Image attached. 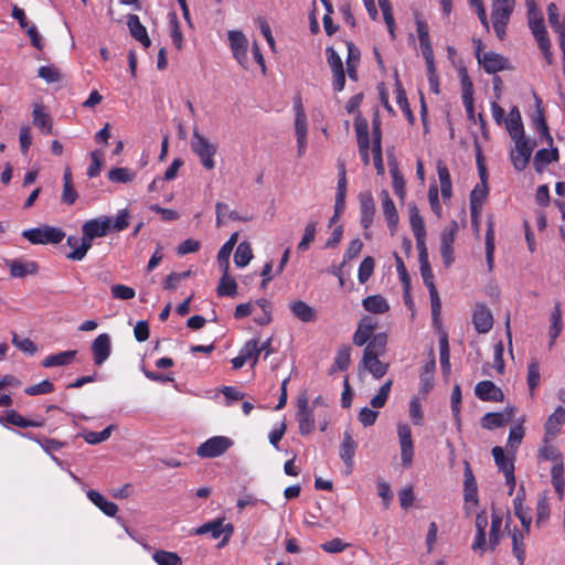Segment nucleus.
Segmentation results:
<instances>
[{
	"mask_svg": "<svg viewBox=\"0 0 565 565\" xmlns=\"http://www.w3.org/2000/svg\"><path fill=\"white\" fill-rule=\"evenodd\" d=\"M562 327H563L562 310H561L559 305H557L551 313V328H550V338H551L550 345L551 347L554 344L555 340L559 335V333L562 331Z\"/></svg>",
	"mask_w": 565,
	"mask_h": 565,
	"instance_id": "53",
	"label": "nucleus"
},
{
	"mask_svg": "<svg viewBox=\"0 0 565 565\" xmlns=\"http://www.w3.org/2000/svg\"><path fill=\"white\" fill-rule=\"evenodd\" d=\"M356 448H358V444L353 439L351 433L348 430L344 431L343 439L340 445L339 455H340L341 460L344 462V465L348 469V473H350L353 468V459H354Z\"/></svg>",
	"mask_w": 565,
	"mask_h": 565,
	"instance_id": "23",
	"label": "nucleus"
},
{
	"mask_svg": "<svg viewBox=\"0 0 565 565\" xmlns=\"http://www.w3.org/2000/svg\"><path fill=\"white\" fill-rule=\"evenodd\" d=\"M6 265L10 269V276L13 278H24L38 273V264L33 260L12 259L7 260Z\"/></svg>",
	"mask_w": 565,
	"mask_h": 565,
	"instance_id": "25",
	"label": "nucleus"
},
{
	"mask_svg": "<svg viewBox=\"0 0 565 565\" xmlns=\"http://www.w3.org/2000/svg\"><path fill=\"white\" fill-rule=\"evenodd\" d=\"M529 28L537 42L539 49L541 50L546 63L552 65L554 63V56L551 51V40L547 35L546 28L544 25L543 18H537L527 21Z\"/></svg>",
	"mask_w": 565,
	"mask_h": 565,
	"instance_id": "8",
	"label": "nucleus"
},
{
	"mask_svg": "<svg viewBox=\"0 0 565 565\" xmlns=\"http://www.w3.org/2000/svg\"><path fill=\"white\" fill-rule=\"evenodd\" d=\"M76 353L75 350H70L49 355L42 361V365L44 367L68 365L75 359Z\"/></svg>",
	"mask_w": 565,
	"mask_h": 565,
	"instance_id": "42",
	"label": "nucleus"
},
{
	"mask_svg": "<svg viewBox=\"0 0 565 565\" xmlns=\"http://www.w3.org/2000/svg\"><path fill=\"white\" fill-rule=\"evenodd\" d=\"M492 456L499 470L507 475L508 469L511 467V471L514 472L513 459L505 457L504 451L501 447L495 446L492 448Z\"/></svg>",
	"mask_w": 565,
	"mask_h": 565,
	"instance_id": "52",
	"label": "nucleus"
},
{
	"mask_svg": "<svg viewBox=\"0 0 565 565\" xmlns=\"http://www.w3.org/2000/svg\"><path fill=\"white\" fill-rule=\"evenodd\" d=\"M393 385L392 380H387L379 390V392L371 398L370 404L374 408H382L386 404L391 388Z\"/></svg>",
	"mask_w": 565,
	"mask_h": 565,
	"instance_id": "57",
	"label": "nucleus"
},
{
	"mask_svg": "<svg viewBox=\"0 0 565 565\" xmlns=\"http://www.w3.org/2000/svg\"><path fill=\"white\" fill-rule=\"evenodd\" d=\"M291 313L301 322H313L317 320V311L302 300H295L289 303Z\"/></svg>",
	"mask_w": 565,
	"mask_h": 565,
	"instance_id": "31",
	"label": "nucleus"
},
{
	"mask_svg": "<svg viewBox=\"0 0 565 565\" xmlns=\"http://www.w3.org/2000/svg\"><path fill=\"white\" fill-rule=\"evenodd\" d=\"M238 353L246 360V362L252 360V366H254L257 363L259 356L258 340L252 339L247 341Z\"/></svg>",
	"mask_w": 565,
	"mask_h": 565,
	"instance_id": "54",
	"label": "nucleus"
},
{
	"mask_svg": "<svg viewBox=\"0 0 565 565\" xmlns=\"http://www.w3.org/2000/svg\"><path fill=\"white\" fill-rule=\"evenodd\" d=\"M472 323L478 333H488L493 326L490 310L483 305H478L472 315Z\"/></svg>",
	"mask_w": 565,
	"mask_h": 565,
	"instance_id": "24",
	"label": "nucleus"
},
{
	"mask_svg": "<svg viewBox=\"0 0 565 565\" xmlns=\"http://www.w3.org/2000/svg\"><path fill=\"white\" fill-rule=\"evenodd\" d=\"M110 290L113 297L120 300H129L136 296L134 288L121 284L113 285Z\"/></svg>",
	"mask_w": 565,
	"mask_h": 565,
	"instance_id": "64",
	"label": "nucleus"
},
{
	"mask_svg": "<svg viewBox=\"0 0 565 565\" xmlns=\"http://www.w3.org/2000/svg\"><path fill=\"white\" fill-rule=\"evenodd\" d=\"M419 269L423 281L429 291L433 320L438 321L441 310V301L434 282L433 270L430 268V265L420 266Z\"/></svg>",
	"mask_w": 565,
	"mask_h": 565,
	"instance_id": "13",
	"label": "nucleus"
},
{
	"mask_svg": "<svg viewBox=\"0 0 565 565\" xmlns=\"http://www.w3.org/2000/svg\"><path fill=\"white\" fill-rule=\"evenodd\" d=\"M327 61L333 73V88L341 92L345 85V74L343 70L342 58L338 52L329 46L326 49Z\"/></svg>",
	"mask_w": 565,
	"mask_h": 565,
	"instance_id": "15",
	"label": "nucleus"
},
{
	"mask_svg": "<svg viewBox=\"0 0 565 565\" xmlns=\"http://www.w3.org/2000/svg\"><path fill=\"white\" fill-rule=\"evenodd\" d=\"M111 231V217L103 215L85 222L82 226L83 237L81 246L66 257L71 260H82L92 247L93 239L104 237Z\"/></svg>",
	"mask_w": 565,
	"mask_h": 565,
	"instance_id": "1",
	"label": "nucleus"
},
{
	"mask_svg": "<svg viewBox=\"0 0 565 565\" xmlns=\"http://www.w3.org/2000/svg\"><path fill=\"white\" fill-rule=\"evenodd\" d=\"M237 294V284L234 278L228 275L227 271H223L217 286V295L220 297H234Z\"/></svg>",
	"mask_w": 565,
	"mask_h": 565,
	"instance_id": "45",
	"label": "nucleus"
},
{
	"mask_svg": "<svg viewBox=\"0 0 565 565\" xmlns=\"http://www.w3.org/2000/svg\"><path fill=\"white\" fill-rule=\"evenodd\" d=\"M230 47L237 63L246 68L248 63L247 50L248 40L242 31L232 30L227 32Z\"/></svg>",
	"mask_w": 565,
	"mask_h": 565,
	"instance_id": "10",
	"label": "nucleus"
},
{
	"mask_svg": "<svg viewBox=\"0 0 565 565\" xmlns=\"http://www.w3.org/2000/svg\"><path fill=\"white\" fill-rule=\"evenodd\" d=\"M354 129L356 132V140L361 159L365 166L370 162L369 149H370V135L369 124L365 118L356 117L354 121Z\"/></svg>",
	"mask_w": 565,
	"mask_h": 565,
	"instance_id": "16",
	"label": "nucleus"
},
{
	"mask_svg": "<svg viewBox=\"0 0 565 565\" xmlns=\"http://www.w3.org/2000/svg\"><path fill=\"white\" fill-rule=\"evenodd\" d=\"M376 322L371 317H364L358 324V328L353 334V343L358 347H362L372 340L375 335L373 334L376 329Z\"/></svg>",
	"mask_w": 565,
	"mask_h": 565,
	"instance_id": "19",
	"label": "nucleus"
},
{
	"mask_svg": "<svg viewBox=\"0 0 565 565\" xmlns=\"http://www.w3.org/2000/svg\"><path fill=\"white\" fill-rule=\"evenodd\" d=\"M512 140L514 141V148L510 151L511 163L515 170L523 171L529 164L536 142L525 136Z\"/></svg>",
	"mask_w": 565,
	"mask_h": 565,
	"instance_id": "6",
	"label": "nucleus"
},
{
	"mask_svg": "<svg viewBox=\"0 0 565 565\" xmlns=\"http://www.w3.org/2000/svg\"><path fill=\"white\" fill-rule=\"evenodd\" d=\"M514 411V407H507L505 411L501 413H487L481 419V425L489 430L502 427L512 420Z\"/></svg>",
	"mask_w": 565,
	"mask_h": 565,
	"instance_id": "22",
	"label": "nucleus"
},
{
	"mask_svg": "<svg viewBox=\"0 0 565 565\" xmlns=\"http://www.w3.org/2000/svg\"><path fill=\"white\" fill-rule=\"evenodd\" d=\"M374 266H375V263L371 256L365 257L361 262V264L359 266V271H358V279L361 284H364L370 279V277L373 274Z\"/></svg>",
	"mask_w": 565,
	"mask_h": 565,
	"instance_id": "61",
	"label": "nucleus"
},
{
	"mask_svg": "<svg viewBox=\"0 0 565 565\" xmlns=\"http://www.w3.org/2000/svg\"><path fill=\"white\" fill-rule=\"evenodd\" d=\"M387 335L384 332L376 333L363 351L361 364L374 379L383 377L388 371V364L379 360L385 353Z\"/></svg>",
	"mask_w": 565,
	"mask_h": 565,
	"instance_id": "2",
	"label": "nucleus"
},
{
	"mask_svg": "<svg viewBox=\"0 0 565 565\" xmlns=\"http://www.w3.org/2000/svg\"><path fill=\"white\" fill-rule=\"evenodd\" d=\"M316 226V222H309L306 225L302 238L297 246L298 250L306 252L309 248L310 244L315 241Z\"/></svg>",
	"mask_w": 565,
	"mask_h": 565,
	"instance_id": "62",
	"label": "nucleus"
},
{
	"mask_svg": "<svg viewBox=\"0 0 565 565\" xmlns=\"http://www.w3.org/2000/svg\"><path fill=\"white\" fill-rule=\"evenodd\" d=\"M397 435L401 447V459L405 468L413 465L414 443L412 439V430L407 424H398Z\"/></svg>",
	"mask_w": 565,
	"mask_h": 565,
	"instance_id": "12",
	"label": "nucleus"
},
{
	"mask_svg": "<svg viewBox=\"0 0 565 565\" xmlns=\"http://www.w3.org/2000/svg\"><path fill=\"white\" fill-rule=\"evenodd\" d=\"M476 56L479 64L482 65L484 72L488 74H495L500 71L509 68V61L503 55L494 52H487L481 54L480 41H478V50Z\"/></svg>",
	"mask_w": 565,
	"mask_h": 565,
	"instance_id": "11",
	"label": "nucleus"
},
{
	"mask_svg": "<svg viewBox=\"0 0 565 565\" xmlns=\"http://www.w3.org/2000/svg\"><path fill=\"white\" fill-rule=\"evenodd\" d=\"M487 195H488V184L487 183H480L473 188V190L470 193V210H471L472 215H476L481 211Z\"/></svg>",
	"mask_w": 565,
	"mask_h": 565,
	"instance_id": "41",
	"label": "nucleus"
},
{
	"mask_svg": "<svg viewBox=\"0 0 565 565\" xmlns=\"http://www.w3.org/2000/svg\"><path fill=\"white\" fill-rule=\"evenodd\" d=\"M93 361L96 365H103L111 353V339L108 333H102L92 343Z\"/></svg>",
	"mask_w": 565,
	"mask_h": 565,
	"instance_id": "17",
	"label": "nucleus"
},
{
	"mask_svg": "<svg viewBox=\"0 0 565 565\" xmlns=\"http://www.w3.org/2000/svg\"><path fill=\"white\" fill-rule=\"evenodd\" d=\"M437 174L440 183V194L443 200H449L452 195V184L448 168L443 161L437 162Z\"/></svg>",
	"mask_w": 565,
	"mask_h": 565,
	"instance_id": "38",
	"label": "nucleus"
},
{
	"mask_svg": "<svg viewBox=\"0 0 565 565\" xmlns=\"http://www.w3.org/2000/svg\"><path fill=\"white\" fill-rule=\"evenodd\" d=\"M363 308L371 313H385L390 310L387 300L381 295L367 296L362 300Z\"/></svg>",
	"mask_w": 565,
	"mask_h": 565,
	"instance_id": "39",
	"label": "nucleus"
},
{
	"mask_svg": "<svg viewBox=\"0 0 565 565\" xmlns=\"http://www.w3.org/2000/svg\"><path fill=\"white\" fill-rule=\"evenodd\" d=\"M558 160V151L556 148L552 149H540L534 154V168L535 170L541 173L546 166H548L552 162H556Z\"/></svg>",
	"mask_w": 565,
	"mask_h": 565,
	"instance_id": "37",
	"label": "nucleus"
},
{
	"mask_svg": "<svg viewBox=\"0 0 565 565\" xmlns=\"http://www.w3.org/2000/svg\"><path fill=\"white\" fill-rule=\"evenodd\" d=\"M351 349L348 345L341 347L334 358L331 372L344 371L349 367L351 362Z\"/></svg>",
	"mask_w": 565,
	"mask_h": 565,
	"instance_id": "48",
	"label": "nucleus"
},
{
	"mask_svg": "<svg viewBox=\"0 0 565 565\" xmlns=\"http://www.w3.org/2000/svg\"><path fill=\"white\" fill-rule=\"evenodd\" d=\"M504 124L511 139L525 136L521 113L516 106L510 109L507 118L504 119Z\"/></svg>",
	"mask_w": 565,
	"mask_h": 565,
	"instance_id": "27",
	"label": "nucleus"
},
{
	"mask_svg": "<svg viewBox=\"0 0 565 565\" xmlns=\"http://www.w3.org/2000/svg\"><path fill=\"white\" fill-rule=\"evenodd\" d=\"M113 429L114 425H109L102 431H84L82 436L87 444L97 445L107 440L110 437Z\"/></svg>",
	"mask_w": 565,
	"mask_h": 565,
	"instance_id": "56",
	"label": "nucleus"
},
{
	"mask_svg": "<svg viewBox=\"0 0 565 565\" xmlns=\"http://www.w3.org/2000/svg\"><path fill=\"white\" fill-rule=\"evenodd\" d=\"M461 98L465 109L469 118H473L475 116V106H473V85L470 81L466 71L461 73Z\"/></svg>",
	"mask_w": 565,
	"mask_h": 565,
	"instance_id": "28",
	"label": "nucleus"
},
{
	"mask_svg": "<svg viewBox=\"0 0 565 565\" xmlns=\"http://www.w3.org/2000/svg\"><path fill=\"white\" fill-rule=\"evenodd\" d=\"M127 25L130 34L139 41L145 47H149L151 41L148 36L147 29L141 24L140 19L136 14H129L127 19Z\"/></svg>",
	"mask_w": 565,
	"mask_h": 565,
	"instance_id": "33",
	"label": "nucleus"
},
{
	"mask_svg": "<svg viewBox=\"0 0 565 565\" xmlns=\"http://www.w3.org/2000/svg\"><path fill=\"white\" fill-rule=\"evenodd\" d=\"M87 498L98 508L100 509L106 515L108 516H115L118 507L111 501H108L104 498L103 494H100L98 491L89 490L87 491Z\"/></svg>",
	"mask_w": 565,
	"mask_h": 565,
	"instance_id": "40",
	"label": "nucleus"
},
{
	"mask_svg": "<svg viewBox=\"0 0 565 565\" xmlns=\"http://www.w3.org/2000/svg\"><path fill=\"white\" fill-rule=\"evenodd\" d=\"M347 177L344 163H339V180L335 192V216L340 215L345 207Z\"/></svg>",
	"mask_w": 565,
	"mask_h": 565,
	"instance_id": "29",
	"label": "nucleus"
},
{
	"mask_svg": "<svg viewBox=\"0 0 565 565\" xmlns=\"http://www.w3.org/2000/svg\"><path fill=\"white\" fill-rule=\"evenodd\" d=\"M565 424V408L557 406L553 414H551L545 423V435L550 437L556 436L561 427Z\"/></svg>",
	"mask_w": 565,
	"mask_h": 565,
	"instance_id": "34",
	"label": "nucleus"
},
{
	"mask_svg": "<svg viewBox=\"0 0 565 565\" xmlns=\"http://www.w3.org/2000/svg\"><path fill=\"white\" fill-rule=\"evenodd\" d=\"M409 222L414 236L426 235L424 220L415 205L409 209Z\"/></svg>",
	"mask_w": 565,
	"mask_h": 565,
	"instance_id": "58",
	"label": "nucleus"
},
{
	"mask_svg": "<svg viewBox=\"0 0 565 565\" xmlns=\"http://www.w3.org/2000/svg\"><path fill=\"white\" fill-rule=\"evenodd\" d=\"M152 559L158 565H182V559L177 553L163 550L156 551L152 554Z\"/></svg>",
	"mask_w": 565,
	"mask_h": 565,
	"instance_id": "51",
	"label": "nucleus"
},
{
	"mask_svg": "<svg viewBox=\"0 0 565 565\" xmlns=\"http://www.w3.org/2000/svg\"><path fill=\"white\" fill-rule=\"evenodd\" d=\"M22 237L34 245L58 244L64 239L65 233L60 227L43 225L41 227L24 230Z\"/></svg>",
	"mask_w": 565,
	"mask_h": 565,
	"instance_id": "4",
	"label": "nucleus"
},
{
	"mask_svg": "<svg viewBox=\"0 0 565 565\" xmlns=\"http://www.w3.org/2000/svg\"><path fill=\"white\" fill-rule=\"evenodd\" d=\"M515 0H493L492 2V25L499 40L505 36L507 25L514 11Z\"/></svg>",
	"mask_w": 565,
	"mask_h": 565,
	"instance_id": "3",
	"label": "nucleus"
},
{
	"mask_svg": "<svg viewBox=\"0 0 565 565\" xmlns=\"http://www.w3.org/2000/svg\"><path fill=\"white\" fill-rule=\"evenodd\" d=\"M372 154L373 162L379 172H383V159H382V132H381V120L376 116L372 121Z\"/></svg>",
	"mask_w": 565,
	"mask_h": 565,
	"instance_id": "20",
	"label": "nucleus"
},
{
	"mask_svg": "<svg viewBox=\"0 0 565 565\" xmlns=\"http://www.w3.org/2000/svg\"><path fill=\"white\" fill-rule=\"evenodd\" d=\"M359 203L361 211V225L364 231H367L372 225L375 216V203L371 192H361L359 194Z\"/></svg>",
	"mask_w": 565,
	"mask_h": 565,
	"instance_id": "18",
	"label": "nucleus"
},
{
	"mask_svg": "<svg viewBox=\"0 0 565 565\" xmlns=\"http://www.w3.org/2000/svg\"><path fill=\"white\" fill-rule=\"evenodd\" d=\"M238 233H233L230 238L223 244L217 253V264L222 271H227L230 268V256L237 243Z\"/></svg>",
	"mask_w": 565,
	"mask_h": 565,
	"instance_id": "36",
	"label": "nucleus"
},
{
	"mask_svg": "<svg viewBox=\"0 0 565 565\" xmlns=\"http://www.w3.org/2000/svg\"><path fill=\"white\" fill-rule=\"evenodd\" d=\"M12 343L20 351L33 355L36 352V345L29 338H20L17 333L12 337Z\"/></svg>",
	"mask_w": 565,
	"mask_h": 565,
	"instance_id": "63",
	"label": "nucleus"
},
{
	"mask_svg": "<svg viewBox=\"0 0 565 565\" xmlns=\"http://www.w3.org/2000/svg\"><path fill=\"white\" fill-rule=\"evenodd\" d=\"M191 149L199 157L201 164L206 170H212L215 167L214 156L216 153V145L212 143L209 139L202 136L198 130L193 131L191 140Z\"/></svg>",
	"mask_w": 565,
	"mask_h": 565,
	"instance_id": "5",
	"label": "nucleus"
},
{
	"mask_svg": "<svg viewBox=\"0 0 565 565\" xmlns=\"http://www.w3.org/2000/svg\"><path fill=\"white\" fill-rule=\"evenodd\" d=\"M193 533L196 535L211 534L215 540L223 536L217 545L223 547L230 542L234 533V526L231 523H224V519H215L194 529Z\"/></svg>",
	"mask_w": 565,
	"mask_h": 565,
	"instance_id": "7",
	"label": "nucleus"
},
{
	"mask_svg": "<svg viewBox=\"0 0 565 565\" xmlns=\"http://www.w3.org/2000/svg\"><path fill=\"white\" fill-rule=\"evenodd\" d=\"M416 31H417L419 46H420L422 52L431 50L433 46H431V42H430V38H429L428 25L423 19H420L418 17H416Z\"/></svg>",
	"mask_w": 565,
	"mask_h": 565,
	"instance_id": "49",
	"label": "nucleus"
},
{
	"mask_svg": "<svg viewBox=\"0 0 565 565\" xmlns=\"http://www.w3.org/2000/svg\"><path fill=\"white\" fill-rule=\"evenodd\" d=\"M486 260L488 269L491 271L494 263V230L491 222L488 223L486 231Z\"/></svg>",
	"mask_w": 565,
	"mask_h": 565,
	"instance_id": "47",
	"label": "nucleus"
},
{
	"mask_svg": "<svg viewBox=\"0 0 565 565\" xmlns=\"http://www.w3.org/2000/svg\"><path fill=\"white\" fill-rule=\"evenodd\" d=\"M382 210L390 228H395L398 223V214L393 200L386 190L380 193Z\"/></svg>",
	"mask_w": 565,
	"mask_h": 565,
	"instance_id": "35",
	"label": "nucleus"
},
{
	"mask_svg": "<svg viewBox=\"0 0 565 565\" xmlns=\"http://www.w3.org/2000/svg\"><path fill=\"white\" fill-rule=\"evenodd\" d=\"M512 552L514 556L518 558L519 565H523L525 561V550H524V537L521 531L514 529L512 534Z\"/></svg>",
	"mask_w": 565,
	"mask_h": 565,
	"instance_id": "50",
	"label": "nucleus"
},
{
	"mask_svg": "<svg viewBox=\"0 0 565 565\" xmlns=\"http://www.w3.org/2000/svg\"><path fill=\"white\" fill-rule=\"evenodd\" d=\"M463 498L465 502L478 504V486L468 461H465L463 469Z\"/></svg>",
	"mask_w": 565,
	"mask_h": 565,
	"instance_id": "26",
	"label": "nucleus"
},
{
	"mask_svg": "<svg viewBox=\"0 0 565 565\" xmlns=\"http://www.w3.org/2000/svg\"><path fill=\"white\" fill-rule=\"evenodd\" d=\"M32 122L35 127L41 129L44 135L53 134V124L50 115L44 111V107L35 104L32 111Z\"/></svg>",
	"mask_w": 565,
	"mask_h": 565,
	"instance_id": "32",
	"label": "nucleus"
},
{
	"mask_svg": "<svg viewBox=\"0 0 565 565\" xmlns=\"http://www.w3.org/2000/svg\"><path fill=\"white\" fill-rule=\"evenodd\" d=\"M294 111H295L296 137H307V134H308L307 115H306L300 96H297L294 99Z\"/></svg>",
	"mask_w": 565,
	"mask_h": 565,
	"instance_id": "30",
	"label": "nucleus"
},
{
	"mask_svg": "<svg viewBox=\"0 0 565 565\" xmlns=\"http://www.w3.org/2000/svg\"><path fill=\"white\" fill-rule=\"evenodd\" d=\"M501 525L502 516L493 512L491 516V529L489 533V546L491 550H494L499 544V534L501 531Z\"/></svg>",
	"mask_w": 565,
	"mask_h": 565,
	"instance_id": "59",
	"label": "nucleus"
},
{
	"mask_svg": "<svg viewBox=\"0 0 565 565\" xmlns=\"http://www.w3.org/2000/svg\"><path fill=\"white\" fill-rule=\"evenodd\" d=\"M233 446V440L225 436H214L202 443L196 455L201 458H216L225 454Z\"/></svg>",
	"mask_w": 565,
	"mask_h": 565,
	"instance_id": "9",
	"label": "nucleus"
},
{
	"mask_svg": "<svg viewBox=\"0 0 565 565\" xmlns=\"http://www.w3.org/2000/svg\"><path fill=\"white\" fill-rule=\"evenodd\" d=\"M135 178V173L127 168H114L108 172V179L115 183H128Z\"/></svg>",
	"mask_w": 565,
	"mask_h": 565,
	"instance_id": "60",
	"label": "nucleus"
},
{
	"mask_svg": "<svg viewBox=\"0 0 565 565\" xmlns=\"http://www.w3.org/2000/svg\"><path fill=\"white\" fill-rule=\"evenodd\" d=\"M77 192L73 184L72 172L70 168H66L63 174V192H62V202L65 204L72 205L75 203L77 199Z\"/></svg>",
	"mask_w": 565,
	"mask_h": 565,
	"instance_id": "43",
	"label": "nucleus"
},
{
	"mask_svg": "<svg viewBox=\"0 0 565 565\" xmlns=\"http://www.w3.org/2000/svg\"><path fill=\"white\" fill-rule=\"evenodd\" d=\"M475 394L481 401L502 402L504 398L502 390L491 381L479 382L475 387Z\"/></svg>",
	"mask_w": 565,
	"mask_h": 565,
	"instance_id": "21",
	"label": "nucleus"
},
{
	"mask_svg": "<svg viewBox=\"0 0 565 565\" xmlns=\"http://www.w3.org/2000/svg\"><path fill=\"white\" fill-rule=\"evenodd\" d=\"M4 420L11 425L28 428V427H42L44 425L43 419H26L21 416L17 411H9L4 417Z\"/></svg>",
	"mask_w": 565,
	"mask_h": 565,
	"instance_id": "44",
	"label": "nucleus"
},
{
	"mask_svg": "<svg viewBox=\"0 0 565 565\" xmlns=\"http://www.w3.org/2000/svg\"><path fill=\"white\" fill-rule=\"evenodd\" d=\"M541 380L540 363L536 359H532L527 365V386L533 394L534 390L539 386Z\"/></svg>",
	"mask_w": 565,
	"mask_h": 565,
	"instance_id": "55",
	"label": "nucleus"
},
{
	"mask_svg": "<svg viewBox=\"0 0 565 565\" xmlns=\"http://www.w3.org/2000/svg\"><path fill=\"white\" fill-rule=\"evenodd\" d=\"M253 258L250 244L247 242H241L234 254V263L237 267H245L249 264Z\"/></svg>",
	"mask_w": 565,
	"mask_h": 565,
	"instance_id": "46",
	"label": "nucleus"
},
{
	"mask_svg": "<svg viewBox=\"0 0 565 565\" xmlns=\"http://www.w3.org/2000/svg\"><path fill=\"white\" fill-rule=\"evenodd\" d=\"M296 418L301 435H309L315 429L313 412L309 407L306 396L299 397L297 402Z\"/></svg>",
	"mask_w": 565,
	"mask_h": 565,
	"instance_id": "14",
	"label": "nucleus"
}]
</instances>
